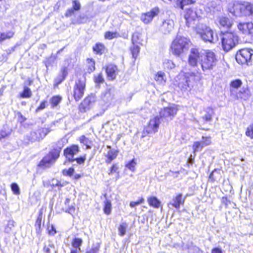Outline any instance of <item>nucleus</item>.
Instances as JSON below:
<instances>
[{"mask_svg": "<svg viewBox=\"0 0 253 253\" xmlns=\"http://www.w3.org/2000/svg\"><path fill=\"white\" fill-rule=\"evenodd\" d=\"M59 142L49 150L48 152L44 155L38 163L37 167L41 169H45L49 168L59 159L63 146L59 145Z\"/></svg>", "mask_w": 253, "mask_h": 253, "instance_id": "nucleus-1", "label": "nucleus"}, {"mask_svg": "<svg viewBox=\"0 0 253 253\" xmlns=\"http://www.w3.org/2000/svg\"><path fill=\"white\" fill-rule=\"evenodd\" d=\"M177 111L176 106L172 104L165 107L160 113V117H156L149 121L148 126H159V125H165V122L172 120Z\"/></svg>", "mask_w": 253, "mask_h": 253, "instance_id": "nucleus-2", "label": "nucleus"}, {"mask_svg": "<svg viewBox=\"0 0 253 253\" xmlns=\"http://www.w3.org/2000/svg\"><path fill=\"white\" fill-rule=\"evenodd\" d=\"M222 47L226 52L232 49L238 42V37L236 34L225 32L220 35Z\"/></svg>", "mask_w": 253, "mask_h": 253, "instance_id": "nucleus-3", "label": "nucleus"}, {"mask_svg": "<svg viewBox=\"0 0 253 253\" xmlns=\"http://www.w3.org/2000/svg\"><path fill=\"white\" fill-rule=\"evenodd\" d=\"M197 33L206 42L215 43L218 40L217 36L216 35L214 36L213 31L205 25H199L197 27Z\"/></svg>", "mask_w": 253, "mask_h": 253, "instance_id": "nucleus-4", "label": "nucleus"}, {"mask_svg": "<svg viewBox=\"0 0 253 253\" xmlns=\"http://www.w3.org/2000/svg\"><path fill=\"white\" fill-rule=\"evenodd\" d=\"M188 44L187 39L177 35L171 46L172 52L176 55H179L188 49Z\"/></svg>", "mask_w": 253, "mask_h": 253, "instance_id": "nucleus-5", "label": "nucleus"}, {"mask_svg": "<svg viewBox=\"0 0 253 253\" xmlns=\"http://www.w3.org/2000/svg\"><path fill=\"white\" fill-rule=\"evenodd\" d=\"M217 62L215 53L208 50L206 52V54L202 55L201 62H200L201 67L203 71L210 70L215 66Z\"/></svg>", "mask_w": 253, "mask_h": 253, "instance_id": "nucleus-6", "label": "nucleus"}, {"mask_svg": "<svg viewBox=\"0 0 253 253\" xmlns=\"http://www.w3.org/2000/svg\"><path fill=\"white\" fill-rule=\"evenodd\" d=\"M253 50L250 48H243L237 52L236 55L237 62L241 65L250 66L252 64Z\"/></svg>", "mask_w": 253, "mask_h": 253, "instance_id": "nucleus-7", "label": "nucleus"}, {"mask_svg": "<svg viewBox=\"0 0 253 253\" xmlns=\"http://www.w3.org/2000/svg\"><path fill=\"white\" fill-rule=\"evenodd\" d=\"M85 87V84L84 79H79L76 81L73 89V96L76 101H78L83 97Z\"/></svg>", "mask_w": 253, "mask_h": 253, "instance_id": "nucleus-8", "label": "nucleus"}, {"mask_svg": "<svg viewBox=\"0 0 253 253\" xmlns=\"http://www.w3.org/2000/svg\"><path fill=\"white\" fill-rule=\"evenodd\" d=\"M80 151V148L77 144H72L64 149L63 155L69 162L75 161L74 156Z\"/></svg>", "mask_w": 253, "mask_h": 253, "instance_id": "nucleus-9", "label": "nucleus"}, {"mask_svg": "<svg viewBox=\"0 0 253 253\" xmlns=\"http://www.w3.org/2000/svg\"><path fill=\"white\" fill-rule=\"evenodd\" d=\"M202 55L196 48H192L188 57V64L192 67H196L198 62H201Z\"/></svg>", "mask_w": 253, "mask_h": 253, "instance_id": "nucleus-10", "label": "nucleus"}, {"mask_svg": "<svg viewBox=\"0 0 253 253\" xmlns=\"http://www.w3.org/2000/svg\"><path fill=\"white\" fill-rule=\"evenodd\" d=\"M243 3L232 1L229 3L228 10L229 12L236 16H243Z\"/></svg>", "mask_w": 253, "mask_h": 253, "instance_id": "nucleus-11", "label": "nucleus"}, {"mask_svg": "<svg viewBox=\"0 0 253 253\" xmlns=\"http://www.w3.org/2000/svg\"><path fill=\"white\" fill-rule=\"evenodd\" d=\"M185 10L184 18L186 20L187 26L190 27L192 22L198 18V13L195 8H186Z\"/></svg>", "mask_w": 253, "mask_h": 253, "instance_id": "nucleus-12", "label": "nucleus"}, {"mask_svg": "<svg viewBox=\"0 0 253 253\" xmlns=\"http://www.w3.org/2000/svg\"><path fill=\"white\" fill-rule=\"evenodd\" d=\"M160 10L158 7L152 8L150 11L142 13L140 16V19L144 24L150 23L154 17L156 16L159 13Z\"/></svg>", "mask_w": 253, "mask_h": 253, "instance_id": "nucleus-13", "label": "nucleus"}, {"mask_svg": "<svg viewBox=\"0 0 253 253\" xmlns=\"http://www.w3.org/2000/svg\"><path fill=\"white\" fill-rule=\"evenodd\" d=\"M174 28V22L172 19L164 20L159 27L160 31L165 35L169 34Z\"/></svg>", "mask_w": 253, "mask_h": 253, "instance_id": "nucleus-14", "label": "nucleus"}, {"mask_svg": "<svg viewBox=\"0 0 253 253\" xmlns=\"http://www.w3.org/2000/svg\"><path fill=\"white\" fill-rule=\"evenodd\" d=\"M95 101L94 95L91 94L86 97L80 105V109L82 112L89 110Z\"/></svg>", "mask_w": 253, "mask_h": 253, "instance_id": "nucleus-15", "label": "nucleus"}, {"mask_svg": "<svg viewBox=\"0 0 253 253\" xmlns=\"http://www.w3.org/2000/svg\"><path fill=\"white\" fill-rule=\"evenodd\" d=\"M194 75L192 74L190 75L189 73H186L184 76L181 79L178 84V86L181 90L187 89L189 87V84L191 80H193Z\"/></svg>", "mask_w": 253, "mask_h": 253, "instance_id": "nucleus-16", "label": "nucleus"}, {"mask_svg": "<svg viewBox=\"0 0 253 253\" xmlns=\"http://www.w3.org/2000/svg\"><path fill=\"white\" fill-rule=\"evenodd\" d=\"M107 148L110 150L104 156L106 158L105 163L108 164H110L117 158L119 153V150H111V147L110 145H107Z\"/></svg>", "mask_w": 253, "mask_h": 253, "instance_id": "nucleus-17", "label": "nucleus"}, {"mask_svg": "<svg viewBox=\"0 0 253 253\" xmlns=\"http://www.w3.org/2000/svg\"><path fill=\"white\" fill-rule=\"evenodd\" d=\"M219 169H214L209 176V181L211 183L220 181L222 178V174Z\"/></svg>", "mask_w": 253, "mask_h": 253, "instance_id": "nucleus-18", "label": "nucleus"}, {"mask_svg": "<svg viewBox=\"0 0 253 253\" xmlns=\"http://www.w3.org/2000/svg\"><path fill=\"white\" fill-rule=\"evenodd\" d=\"M49 131L47 128L40 127L33 132L32 135L33 137H35V140L40 141L43 139Z\"/></svg>", "mask_w": 253, "mask_h": 253, "instance_id": "nucleus-19", "label": "nucleus"}, {"mask_svg": "<svg viewBox=\"0 0 253 253\" xmlns=\"http://www.w3.org/2000/svg\"><path fill=\"white\" fill-rule=\"evenodd\" d=\"M172 206L176 209H179L181 205H183L185 202V198L182 197L181 193H178L173 199Z\"/></svg>", "mask_w": 253, "mask_h": 253, "instance_id": "nucleus-20", "label": "nucleus"}, {"mask_svg": "<svg viewBox=\"0 0 253 253\" xmlns=\"http://www.w3.org/2000/svg\"><path fill=\"white\" fill-rule=\"evenodd\" d=\"M117 71V66L113 64L108 65L106 68V72L107 74V76L112 80L116 78Z\"/></svg>", "mask_w": 253, "mask_h": 253, "instance_id": "nucleus-21", "label": "nucleus"}, {"mask_svg": "<svg viewBox=\"0 0 253 253\" xmlns=\"http://www.w3.org/2000/svg\"><path fill=\"white\" fill-rule=\"evenodd\" d=\"M243 16H252L253 17V4L248 2L243 3Z\"/></svg>", "mask_w": 253, "mask_h": 253, "instance_id": "nucleus-22", "label": "nucleus"}, {"mask_svg": "<svg viewBox=\"0 0 253 253\" xmlns=\"http://www.w3.org/2000/svg\"><path fill=\"white\" fill-rule=\"evenodd\" d=\"M42 215L43 212L42 210H40L39 212L38 217L36 218L35 223V227L36 228V232L39 233L41 231L42 224L44 223V221H42Z\"/></svg>", "mask_w": 253, "mask_h": 253, "instance_id": "nucleus-23", "label": "nucleus"}, {"mask_svg": "<svg viewBox=\"0 0 253 253\" xmlns=\"http://www.w3.org/2000/svg\"><path fill=\"white\" fill-rule=\"evenodd\" d=\"M147 202L150 207L155 209L162 208L161 202L156 197L150 196L147 198Z\"/></svg>", "mask_w": 253, "mask_h": 253, "instance_id": "nucleus-24", "label": "nucleus"}, {"mask_svg": "<svg viewBox=\"0 0 253 253\" xmlns=\"http://www.w3.org/2000/svg\"><path fill=\"white\" fill-rule=\"evenodd\" d=\"M81 144L85 147L86 149H90L92 145V141L91 139L86 137L85 135H81L79 139Z\"/></svg>", "mask_w": 253, "mask_h": 253, "instance_id": "nucleus-25", "label": "nucleus"}, {"mask_svg": "<svg viewBox=\"0 0 253 253\" xmlns=\"http://www.w3.org/2000/svg\"><path fill=\"white\" fill-rule=\"evenodd\" d=\"M112 205L111 201L109 199H106L103 202V211L106 215H110L111 213Z\"/></svg>", "mask_w": 253, "mask_h": 253, "instance_id": "nucleus-26", "label": "nucleus"}, {"mask_svg": "<svg viewBox=\"0 0 253 253\" xmlns=\"http://www.w3.org/2000/svg\"><path fill=\"white\" fill-rule=\"evenodd\" d=\"M16 226V222L13 219H9L5 225L4 231L5 233L9 234L12 232L13 229Z\"/></svg>", "mask_w": 253, "mask_h": 253, "instance_id": "nucleus-27", "label": "nucleus"}, {"mask_svg": "<svg viewBox=\"0 0 253 253\" xmlns=\"http://www.w3.org/2000/svg\"><path fill=\"white\" fill-rule=\"evenodd\" d=\"M219 23L221 26L225 28H230L232 24L231 20L225 17H220L219 18Z\"/></svg>", "mask_w": 253, "mask_h": 253, "instance_id": "nucleus-28", "label": "nucleus"}, {"mask_svg": "<svg viewBox=\"0 0 253 253\" xmlns=\"http://www.w3.org/2000/svg\"><path fill=\"white\" fill-rule=\"evenodd\" d=\"M105 50V47L104 45L100 43H96L93 47V50L96 54L101 55L104 52Z\"/></svg>", "mask_w": 253, "mask_h": 253, "instance_id": "nucleus-29", "label": "nucleus"}, {"mask_svg": "<svg viewBox=\"0 0 253 253\" xmlns=\"http://www.w3.org/2000/svg\"><path fill=\"white\" fill-rule=\"evenodd\" d=\"M206 114L202 117L203 121L206 122L210 121L213 114V109L210 107H208L206 110Z\"/></svg>", "mask_w": 253, "mask_h": 253, "instance_id": "nucleus-30", "label": "nucleus"}, {"mask_svg": "<svg viewBox=\"0 0 253 253\" xmlns=\"http://www.w3.org/2000/svg\"><path fill=\"white\" fill-rule=\"evenodd\" d=\"M83 240L81 238H75L73 239L71 244L72 247L76 248L75 250L78 249V251H80L81 246L83 244Z\"/></svg>", "mask_w": 253, "mask_h": 253, "instance_id": "nucleus-31", "label": "nucleus"}, {"mask_svg": "<svg viewBox=\"0 0 253 253\" xmlns=\"http://www.w3.org/2000/svg\"><path fill=\"white\" fill-rule=\"evenodd\" d=\"M11 131V129L7 127H0V140L7 137Z\"/></svg>", "mask_w": 253, "mask_h": 253, "instance_id": "nucleus-32", "label": "nucleus"}, {"mask_svg": "<svg viewBox=\"0 0 253 253\" xmlns=\"http://www.w3.org/2000/svg\"><path fill=\"white\" fill-rule=\"evenodd\" d=\"M115 173L119 175V166L117 163L113 164L108 171V174L110 175Z\"/></svg>", "mask_w": 253, "mask_h": 253, "instance_id": "nucleus-33", "label": "nucleus"}, {"mask_svg": "<svg viewBox=\"0 0 253 253\" xmlns=\"http://www.w3.org/2000/svg\"><path fill=\"white\" fill-rule=\"evenodd\" d=\"M238 96L244 100H247L250 96V91L248 89L242 88L238 93Z\"/></svg>", "mask_w": 253, "mask_h": 253, "instance_id": "nucleus-34", "label": "nucleus"}, {"mask_svg": "<svg viewBox=\"0 0 253 253\" xmlns=\"http://www.w3.org/2000/svg\"><path fill=\"white\" fill-rule=\"evenodd\" d=\"M201 143V145L204 148L211 145L212 143L211 139V136H204L202 137L201 141H199Z\"/></svg>", "mask_w": 253, "mask_h": 253, "instance_id": "nucleus-35", "label": "nucleus"}, {"mask_svg": "<svg viewBox=\"0 0 253 253\" xmlns=\"http://www.w3.org/2000/svg\"><path fill=\"white\" fill-rule=\"evenodd\" d=\"M201 143V145L204 148L211 145L212 143L211 139V136H204L202 137L201 141H199Z\"/></svg>", "mask_w": 253, "mask_h": 253, "instance_id": "nucleus-36", "label": "nucleus"}, {"mask_svg": "<svg viewBox=\"0 0 253 253\" xmlns=\"http://www.w3.org/2000/svg\"><path fill=\"white\" fill-rule=\"evenodd\" d=\"M237 27L243 34H248L249 23H240Z\"/></svg>", "mask_w": 253, "mask_h": 253, "instance_id": "nucleus-37", "label": "nucleus"}, {"mask_svg": "<svg viewBox=\"0 0 253 253\" xmlns=\"http://www.w3.org/2000/svg\"><path fill=\"white\" fill-rule=\"evenodd\" d=\"M127 223L126 222H123L120 224L118 227L119 235L123 237L124 236L126 231Z\"/></svg>", "mask_w": 253, "mask_h": 253, "instance_id": "nucleus-38", "label": "nucleus"}, {"mask_svg": "<svg viewBox=\"0 0 253 253\" xmlns=\"http://www.w3.org/2000/svg\"><path fill=\"white\" fill-rule=\"evenodd\" d=\"M165 74L162 72H159L156 75L155 80L159 84H163L165 83L164 79Z\"/></svg>", "mask_w": 253, "mask_h": 253, "instance_id": "nucleus-39", "label": "nucleus"}, {"mask_svg": "<svg viewBox=\"0 0 253 253\" xmlns=\"http://www.w3.org/2000/svg\"><path fill=\"white\" fill-rule=\"evenodd\" d=\"M136 165V162L135 161V159L133 158L126 164L125 166L130 171L134 172L135 170Z\"/></svg>", "mask_w": 253, "mask_h": 253, "instance_id": "nucleus-40", "label": "nucleus"}, {"mask_svg": "<svg viewBox=\"0 0 253 253\" xmlns=\"http://www.w3.org/2000/svg\"><path fill=\"white\" fill-rule=\"evenodd\" d=\"M119 36V34L118 32H111L110 31L106 32L104 35L105 38L109 40L118 38Z\"/></svg>", "mask_w": 253, "mask_h": 253, "instance_id": "nucleus-41", "label": "nucleus"}, {"mask_svg": "<svg viewBox=\"0 0 253 253\" xmlns=\"http://www.w3.org/2000/svg\"><path fill=\"white\" fill-rule=\"evenodd\" d=\"M130 50L132 57L136 59L140 51V48L138 44H133V46L130 48Z\"/></svg>", "mask_w": 253, "mask_h": 253, "instance_id": "nucleus-42", "label": "nucleus"}, {"mask_svg": "<svg viewBox=\"0 0 253 253\" xmlns=\"http://www.w3.org/2000/svg\"><path fill=\"white\" fill-rule=\"evenodd\" d=\"M56 57L52 54L48 57H46L43 61L45 66L47 68L48 66L51 65L54 62Z\"/></svg>", "mask_w": 253, "mask_h": 253, "instance_id": "nucleus-43", "label": "nucleus"}, {"mask_svg": "<svg viewBox=\"0 0 253 253\" xmlns=\"http://www.w3.org/2000/svg\"><path fill=\"white\" fill-rule=\"evenodd\" d=\"M203 148L201 145V143L199 141L194 142L192 145L193 152L194 153L202 150Z\"/></svg>", "mask_w": 253, "mask_h": 253, "instance_id": "nucleus-44", "label": "nucleus"}, {"mask_svg": "<svg viewBox=\"0 0 253 253\" xmlns=\"http://www.w3.org/2000/svg\"><path fill=\"white\" fill-rule=\"evenodd\" d=\"M10 188L14 194L19 195L20 194V188L17 183H12L10 185Z\"/></svg>", "mask_w": 253, "mask_h": 253, "instance_id": "nucleus-45", "label": "nucleus"}, {"mask_svg": "<svg viewBox=\"0 0 253 253\" xmlns=\"http://www.w3.org/2000/svg\"><path fill=\"white\" fill-rule=\"evenodd\" d=\"M32 95V92L30 89L28 87H25L24 90L21 94V97L22 98H28L30 97Z\"/></svg>", "mask_w": 253, "mask_h": 253, "instance_id": "nucleus-46", "label": "nucleus"}, {"mask_svg": "<svg viewBox=\"0 0 253 253\" xmlns=\"http://www.w3.org/2000/svg\"><path fill=\"white\" fill-rule=\"evenodd\" d=\"M62 98L60 96H55L51 99V103L54 107L56 106L61 101Z\"/></svg>", "mask_w": 253, "mask_h": 253, "instance_id": "nucleus-47", "label": "nucleus"}, {"mask_svg": "<svg viewBox=\"0 0 253 253\" xmlns=\"http://www.w3.org/2000/svg\"><path fill=\"white\" fill-rule=\"evenodd\" d=\"M144 202V199L143 197H140L137 201H131L129 203L131 208H134L135 206L142 204Z\"/></svg>", "mask_w": 253, "mask_h": 253, "instance_id": "nucleus-48", "label": "nucleus"}, {"mask_svg": "<svg viewBox=\"0 0 253 253\" xmlns=\"http://www.w3.org/2000/svg\"><path fill=\"white\" fill-rule=\"evenodd\" d=\"M14 35V33L11 31H9L6 33H0V36L1 37V40L2 41L6 40V39H9L13 37Z\"/></svg>", "mask_w": 253, "mask_h": 253, "instance_id": "nucleus-49", "label": "nucleus"}, {"mask_svg": "<svg viewBox=\"0 0 253 253\" xmlns=\"http://www.w3.org/2000/svg\"><path fill=\"white\" fill-rule=\"evenodd\" d=\"M74 171H75L74 169L72 167H70L67 169H65L63 170L62 173L65 175L71 177L73 175Z\"/></svg>", "mask_w": 253, "mask_h": 253, "instance_id": "nucleus-50", "label": "nucleus"}, {"mask_svg": "<svg viewBox=\"0 0 253 253\" xmlns=\"http://www.w3.org/2000/svg\"><path fill=\"white\" fill-rule=\"evenodd\" d=\"M164 65L165 68L168 69H171L175 67V64L172 61L169 60H166L164 63Z\"/></svg>", "mask_w": 253, "mask_h": 253, "instance_id": "nucleus-51", "label": "nucleus"}, {"mask_svg": "<svg viewBox=\"0 0 253 253\" xmlns=\"http://www.w3.org/2000/svg\"><path fill=\"white\" fill-rule=\"evenodd\" d=\"M242 84V83L240 80L237 79L232 81L231 82L230 85L231 87L233 88H238V87L241 86Z\"/></svg>", "mask_w": 253, "mask_h": 253, "instance_id": "nucleus-52", "label": "nucleus"}, {"mask_svg": "<svg viewBox=\"0 0 253 253\" xmlns=\"http://www.w3.org/2000/svg\"><path fill=\"white\" fill-rule=\"evenodd\" d=\"M75 11H78L81 9V4L80 2L76 0L72 1V7Z\"/></svg>", "mask_w": 253, "mask_h": 253, "instance_id": "nucleus-53", "label": "nucleus"}, {"mask_svg": "<svg viewBox=\"0 0 253 253\" xmlns=\"http://www.w3.org/2000/svg\"><path fill=\"white\" fill-rule=\"evenodd\" d=\"M104 78L101 73L94 77V82L96 84H99L104 82Z\"/></svg>", "mask_w": 253, "mask_h": 253, "instance_id": "nucleus-54", "label": "nucleus"}, {"mask_svg": "<svg viewBox=\"0 0 253 253\" xmlns=\"http://www.w3.org/2000/svg\"><path fill=\"white\" fill-rule=\"evenodd\" d=\"M64 184L62 183L60 181L58 180H56V182L55 183H52L50 184V187L51 189H54L56 187H57L59 189H60L61 187H63Z\"/></svg>", "mask_w": 253, "mask_h": 253, "instance_id": "nucleus-55", "label": "nucleus"}, {"mask_svg": "<svg viewBox=\"0 0 253 253\" xmlns=\"http://www.w3.org/2000/svg\"><path fill=\"white\" fill-rule=\"evenodd\" d=\"M87 63L88 64V67L89 70L91 72L94 71L95 70V62L92 59L88 58L87 59Z\"/></svg>", "mask_w": 253, "mask_h": 253, "instance_id": "nucleus-56", "label": "nucleus"}, {"mask_svg": "<svg viewBox=\"0 0 253 253\" xmlns=\"http://www.w3.org/2000/svg\"><path fill=\"white\" fill-rule=\"evenodd\" d=\"M100 249L99 245L92 247L91 249L86 251L85 253H98Z\"/></svg>", "mask_w": 253, "mask_h": 253, "instance_id": "nucleus-57", "label": "nucleus"}, {"mask_svg": "<svg viewBox=\"0 0 253 253\" xmlns=\"http://www.w3.org/2000/svg\"><path fill=\"white\" fill-rule=\"evenodd\" d=\"M85 160L86 156L85 155L75 159V161L79 165L83 164L85 162Z\"/></svg>", "mask_w": 253, "mask_h": 253, "instance_id": "nucleus-58", "label": "nucleus"}, {"mask_svg": "<svg viewBox=\"0 0 253 253\" xmlns=\"http://www.w3.org/2000/svg\"><path fill=\"white\" fill-rule=\"evenodd\" d=\"M138 39H139V34L138 33H134L132 35V38H131L132 43L133 45L137 44Z\"/></svg>", "mask_w": 253, "mask_h": 253, "instance_id": "nucleus-59", "label": "nucleus"}, {"mask_svg": "<svg viewBox=\"0 0 253 253\" xmlns=\"http://www.w3.org/2000/svg\"><path fill=\"white\" fill-rule=\"evenodd\" d=\"M103 99L105 101H109L111 99V93L109 91H106L102 96Z\"/></svg>", "mask_w": 253, "mask_h": 253, "instance_id": "nucleus-60", "label": "nucleus"}, {"mask_svg": "<svg viewBox=\"0 0 253 253\" xmlns=\"http://www.w3.org/2000/svg\"><path fill=\"white\" fill-rule=\"evenodd\" d=\"M246 134L251 139L253 138V127H247Z\"/></svg>", "mask_w": 253, "mask_h": 253, "instance_id": "nucleus-61", "label": "nucleus"}, {"mask_svg": "<svg viewBox=\"0 0 253 253\" xmlns=\"http://www.w3.org/2000/svg\"><path fill=\"white\" fill-rule=\"evenodd\" d=\"M75 11L73 8H68L66 10V11L65 13V17H69L72 16V15H73L74 14Z\"/></svg>", "mask_w": 253, "mask_h": 253, "instance_id": "nucleus-62", "label": "nucleus"}, {"mask_svg": "<svg viewBox=\"0 0 253 253\" xmlns=\"http://www.w3.org/2000/svg\"><path fill=\"white\" fill-rule=\"evenodd\" d=\"M221 202L223 204L227 206L231 203L230 200L227 196L222 197L221 198Z\"/></svg>", "mask_w": 253, "mask_h": 253, "instance_id": "nucleus-63", "label": "nucleus"}, {"mask_svg": "<svg viewBox=\"0 0 253 253\" xmlns=\"http://www.w3.org/2000/svg\"><path fill=\"white\" fill-rule=\"evenodd\" d=\"M47 232L49 235L53 236L56 233L57 231L54 226L51 225L50 228L48 229Z\"/></svg>", "mask_w": 253, "mask_h": 253, "instance_id": "nucleus-64", "label": "nucleus"}]
</instances>
